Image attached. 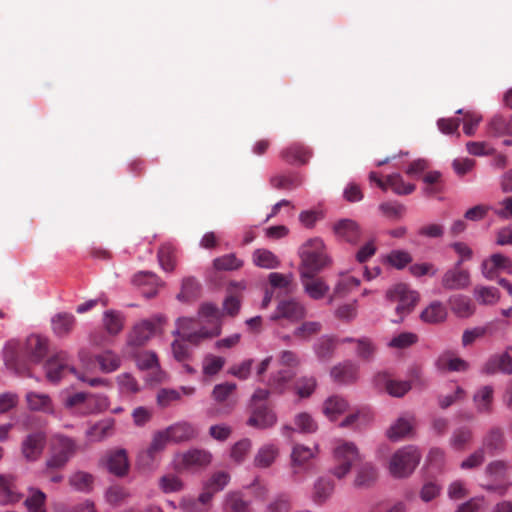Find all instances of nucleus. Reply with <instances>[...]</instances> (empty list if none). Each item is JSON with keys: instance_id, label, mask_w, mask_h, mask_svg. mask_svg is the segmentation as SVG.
Here are the masks:
<instances>
[{"instance_id": "nucleus-1", "label": "nucleus", "mask_w": 512, "mask_h": 512, "mask_svg": "<svg viewBox=\"0 0 512 512\" xmlns=\"http://www.w3.org/2000/svg\"><path fill=\"white\" fill-rule=\"evenodd\" d=\"M298 255L301 260L299 272H321L331 262L325 244L319 237L305 241L299 247Z\"/></svg>"}, {"instance_id": "nucleus-2", "label": "nucleus", "mask_w": 512, "mask_h": 512, "mask_svg": "<svg viewBox=\"0 0 512 512\" xmlns=\"http://www.w3.org/2000/svg\"><path fill=\"white\" fill-rule=\"evenodd\" d=\"M109 398L104 394L76 392L68 395L63 405L74 415L97 414L109 408Z\"/></svg>"}, {"instance_id": "nucleus-3", "label": "nucleus", "mask_w": 512, "mask_h": 512, "mask_svg": "<svg viewBox=\"0 0 512 512\" xmlns=\"http://www.w3.org/2000/svg\"><path fill=\"white\" fill-rule=\"evenodd\" d=\"M386 300L390 304L397 303L395 312L398 317L392 321L394 323H401L414 310L419 301V294L417 291L410 289L406 284L398 283L386 291Z\"/></svg>"}, {"instance_id": "nucleus-4", "label": "nucleus", "mask_w": 512, "mask_h": 512, "mask_svg": "<svg viewBox=\"0 0 512 512\" xmlns=\"http://www.w3.org/2000/svg\"><path fill=\"white\" fill-rule=\"evenodd\" d=\"M334 466L331 474L338 479L344 478L354 463L360 460V453L353 442L336 440L332 450Z\"/></svg>"}, {"instance_id": "nucleus-5", "label": "nucleus", "mask_w": 512, "mask_h": 512, "mask_svg": "<svg viewBox=\"0 0 512 512\" xmlns=\"http://www.w3.org/2000/svg\"><path fill=\"white\" fill-rule=\"evenodd\" d=\"M421 453L416 446L407 445L397 450L389 462V472L395 478L408 477L417 467Z\"/></svg>"}, {"instance_id": "nucleus-6", "label": "nucleus", "mask_w": 512, "mask_h": 512, "mask_svg": "<svg viewBox=\"0 0 512 512\" xmlns=\"http://www.w3.org/2000/svg\"><path fill=\"white\" fill-rule=\"evenodd\" d=\"M508 465L503 460L491 461L485 468V474L490 482L484 486L489 492L504 496L512 487V481L507 475Z\"/></svg>"}, {"instance_id": "nucleus-7", "label": "nucleus", "mask_w": 512, "mask_h": 512, "mask_svg": "<svg viewBox=\"0 0 512 512\" xmlns=\"http://www.w3.org/2000/svg\"><path fill=\"white\" fill-rule=\"evenodd\" d=\"M77 450L76 442L64 435H56L51 444V454L46 460L47 468L59 469L75 455Z\"/></svg>"}, {"instance_id": "nucleus-8", "label": "nucleus", "mask_w": 512, "mask_h": 512, "mask_svg": "<svg viewBox=\"0 0 512 512\" xmlns=\"http://www.w3.org/2000/svg\"><path fill=\"white\" fill-rule=\"evenodd\" d=\"M306 315L307 309L301 301L296 298H288L278 302L274 312L270 315V320L285 319L291 323H296L303 320Z\"/></svg>"}, {"instance_id": "nucleus-9", "label": "nucleus", "mask_w": 512, "mask_h": 512, "mask_svg": "<svg viewBox=\"0 0 512 512\" xmlns=\"http://www.w3.org/2000/svg\"><path fill=\"white\" fill-rule=\"evenodd\" d=\"M163 320L164 317L155 316L136 323L128 334L127 344L134 347L143 346L155 335L157 327L161 325Z\"/></svg>"}, {"instance_id": "nucleus-10", "label": "nucleus", "mask_w": 512, "mask_h": 512, "mask_svg": "<svg viewBox=\"0 0 512 512\" xmlns=\"http://www.w3.org/2000/svg\"><path fill=\"white\" fill-rule=\"evenodd\" d=\"M319 272H299L300 282L304 293L312 300L323 299L330 290L329 285L317 277Z\"/></svg>"}, {"instance_id": "nucleus-11", "label": "nucleus", "mask_w": 512, "mask_h": 512, "mask_svg": "<svg viewBox=\"0 0 512 512\" xmlns=\"http://www.w3.org/2000/svg\"><path fill=\"white\" fill-rule=\"evenodd\" d=\"M498 372L512 374V345L506 347L502 353L490 356L481 368V373L487 376Z\"/></svg>"}, {"instance_id": "nucleus-12", "label": "nucleus", "mask_w": 512, "mask_h": 512, "mask_svg": "<svg viewBox=\"0 0 512 512\" xmlns=\"http://www.w3.org/2000/svg\"><path fill=\"white\" fill-rule=\"evenodd\" d=\"M461 266L455 264L447 269L441 277V286L445 290L457 291L467 289L471 284L470 273L461 269Z\"/></svg>"}, {"instance_id": "nucleus-13", "label": "nucleus", "mask_w": 512, "mask_h": 512, "mask_svg": "<svg viewBox=\"0 0 512 512\" xmlns=\"http://www.w3.org/2000/svg\"><path fill=\"white\" fill-rule=\"evenodd\" d=\"M46 440V435L43 432L28 434L21 443L23 457L29 462L37 461L44 451Z\"/></svg>"}, {"instance_id": "nucleus-14", "label": "nucleus", "mask_w": 512, "mask_h": 512, "mask_svg": "<svg viewBox=\"0 0 512 512\" xmlns=\"http://www.w3.org/2000/svg\"><path fill=\"white\" fill-rule=\"evenodd\" d=\"M497 271H505L511 274L512 260L501 253H495L482 262L481 272L486 279L493 280Z\"/></svg>"}, {"instance_id": "nucleus-15", "label": "nucleus", "mask_w": 512, "mask_h": 512, "mask_svg": "<svg viewBox=\"0 0 512 512\" xmlns=\"http://www.w3.org/2000/svg\"><path fill=\"white\" fill-rule=\"evenodd\" d=\"M212 455L200 449H191L177 456V465L184 469H196L210 464Z\"/></svg>"}, {"instance_id": "nucleus-16", "label": "nucleus", "mask_w": 512, "mask_h": 512, "mask_svg": "<svg viewBox=\"0 0 512 512\" xmlns=\"http://www.w3.org/2000/svg\"><path fill=\"white\" fill-rule=\"evenodd\" d=\"M105 466L115 476H125L130 467L127 451L122 448L109 451L106 454Z\"/></svg>"}, {"instance_id": "nucleus-17", "label": "nucleus", "mask_w": 512, "mask_h": 512, "mask_svg": "<svg viewBox=\"0 0 512 512\" xmlns=\"http://www.w3.org/2000/svg\"><path fill=\"white\" fill-rule=\"evenodd\" d=\"M333 229L338 239L349 244L356 245L360 240L361 228L354 220H339L337 223H335Z\"/></svg>"}, {"instance_id": "nucleus-18", "label": "nucleus", "mask_w": 512, "mask_h": 512, "mask_svg": "<svg viewBox=\"0 0 512 512\" xmlns=\"http://www.w3.org/2000/svg\"><path fill=\"white\" fill-rule=\"evenodd\" d=\"M49 340L47 337L31 334L26 339L25 352L34 363L41 362L48 353Z\"/></svg>"}, {"instance_id": "nucleus-19", "label": "nucleus", "mask_w": 512, "mask_h": 512, "mask_svg": "<svg viewBox=\"0 0 512 512\" xmlns=\"http://www.w3.org/2000/svg\"><path fill=\"white\" fill-rule=\"evenodd\" d=\"M415 417L405 414L397 418L387 429L386 435L392 441H399L413 432Z\"/></svg>"}, {"instance_id": "nucleus-20", "label": "nucleus", "mask_w": 512, "mask_h": 512, "mask_svg": "<svg viewBox=\"0 0 512 512\" xmlns=\"http://www.w3.org/2000/svg\"><path fill=\"white\" fill-rule=\"evenodd\" d=\"M68 355L66 352H59L52 356L45 364L46 377L49 381L57 383L62 378L64 370H69L72 366L67 364Z\"/></svg>"}, {"instance_id": "nucleus-21", "label": "nucleus", "mask_w": 512, "mask_h": 512, "mask_svg": "<svg viewBox=\"0 0 512 512\" xmlns=\"http://www.w3.org/2000/svg\"><path fill=\"white\" fill-rule=\"evenodd\" d=\"M21 498L16 478L12 475H0V503L12 504L19 502Z\"/></svg>"}, {"instance_id": "nucleus-22", "label": "nucleus", "mask_w": 512, "mask_h": 512, "mask_svg": "<svg viewBox=\"0 0 512 512\" xmlns=\"http://www.w3.org/2000/svg\"><path fill=\"white\" fill-rule=\"evenodd\" d=\"M448 304L453 314L462 319H466L474 315L476 307L472 300L462 294H455L448 298Z\"/></svg>"}, {"instance_id": "nucleus-23", "label": "nucleus", "mask_w": 512, "mask_h": 512, "mask_svg": "<svg viewBox=\"0 0 512 512\" xmlns=\"http://www.w3.org/2000/svg\"><path fill=\"white\" fill-rule=\"evenodd\" d=\"M330 376L339 384L352 383L358 377V366L351 361H344L332 367Z\"/></svg>"}, {"instance_id": "nucleus-24", "label": "nucleus", "mask_w": 512, "mask_h": 512, "mask_svg": "<svg viewBox=\"0 0 512 512\" xmlns=\"http://www.w3.org/2000/svg\"><path fill=\"white\" fill-rule=\"evenodd\" d=\"M75 323V316L67 312H59L51 318L52 331L59 338L67 337L72 332Z\"/></svg>"}, {"instance_id": "nucleus-25", "label": "nucleus", "mask_w": 512, "mask_h": 512, "mask_svg": "<svg viewBox=\"0 0 512 512\" xmlns=\"http://www.w3.org/2000/svg\"><path fill=\"white\" fill-rule=\"evenodd\" d=\"M115 420L111 417L96 422L86 431V437L91 442H100L114 433Z\"/></svg>"}, {"instance_id": "nucleus-26", "label": "nucleus", "mask_w": 512, "mask_h": 512, "mask_svg": "<svg viewBox=\"0 0 512 512\" xmlns=\"http://www.w3.org/2000/svg\"><path fill=\"white\" fill-rule=\"evenodd\" d=\"M494 400V388L485 385L478 388L473 395V402L478 413L489 414L492 412Z\"/></svg>"}, {"instance_id": "nucleus-27", "label": "nucleus", "mask_w": 512, "mask_h": 512, "mask_svg": "<svg viewBox=\"0 0 512 512\" xmlns=\"http://www.w3.org/2000/svg\"><path fill=\"white\" fill-rule=\"evenodd\" d=\"M436 367L441 372H464L469 368L467 361L450 352L442 353L436 360Z\"/></svg>"}, {"instance_id": "nucleus-28", "label": "nucleus", "mask_w": 512, "mask_h": 512, "mask_svg": "<svg viewBox=\"0 0 512 512\" xmlns=\"http://www.w3.org/2000/svg\"><path fill=\"white\" fill-rule=\"evenodd\" d=\"M170 441L175 443L189 441L197 436L195 427L186 421L177 422L166 429Z\"/></svg>"}, {"instance_id": "nucleus-29", "label": "nucleus", "mask_w": 512, "mask_h": 512, "mask_svg": "<svg viewBox=\"0 0 512 512\" xmlns=\"http://www.w3.org/2000/svg\"><path fill=\"white\" fill-rule=\"evenodd\" d=\"M448 312L445 305L439 301H432L420 314V319L427 324L442 323L447 319Z\"/></svg>"}, {"instance_id": "nucleus-30", "label": "nucleus", "mask_w": 512, "mask_h": 512, "mask_svg": "<svg viewBox=\"0 0 512 512\" xmlns=\"http://www.w3.org/2000/svg\"><path fill=\"white\" fill-rule=\"evenodd\" d=\"M168 441H170V438L166 430L157 432L153 436V439L147 450L139 454V460L146 461V463L149 465L150 461H154L156 454L165 448Z\"/></svg>"}, {"instance_id": "nucleus-31", "label": "nucleus", "mask_w": 512, "mask_h": 512, "mask_svg": "<svg viewBox=\"0 0 512 512\" xmlns=\"http://www.w3.org/2000/svg\"><path fill=\"white\" fill-rule=\"evenodd\" d=\"M252 262L255 266L272 270L279 268L281 261L272 251L266 248H258L252 253Z\"/></svg>"}, {"instance_id": "nucleus-32", "label": "nucleus", "mask_w": 512, "mask_h": 512, "mask_svg": "<svg viewBox=\"0 0 512 512\" xmlns=\"http://www.w3.org/2000/svg\"><path fill=\"white\" fill-rule=\"evenodd\" d=\"M483 445L492 455L504 452L507 443L502 430L500 428L490 429L484 438Z\"/></svg>"}, {"instance_id": "nucleus-33", "label": "nucleus", "mask_w": 512, "mask_h": 512, "mask_svg": "<svg viewBox=\"0 0 512 512\" xmlns=\"http://www.w3.org/2000/svg\"><path fill=\"white\" fill-rule=\"evenodd\" d=\"M281 156L290 164H305L311 157V152L300 144H292L281 152Z\"/></svg>"}, {"instance_id": "nucleus-34", "label": "nucleus", "mask_w": 512, "mask_h": 512, "mask_svg": "<svg viewBox=\"0 0 512 512\" xmlns=\"http://www.w3.org/2000/svg\"><path fill=\"white\" fill-rule=\"evenodd\" d=\"M334 492V483L328 478L320 477L314 483L312 500L316 504L325 503Z\"/></svg>"}, {"instance_id": "nucleus-35", "label": "nucleus", "mask_w": 512, "mask_h": 512, "mask_svg": "<svg viewBox=\"0 0 512 512\" xmlns=\"http://www.w3.org/2000/svg\"><path fill=\"white\" fill-rule=\"evenodd\" d=\"M95 361L103 373H112L121 366V358L112 350H105L95 356Z\"/></svg>"}, {"instance_id": "nucleus-36", "label": "nucleus", "mask_w": 512, "mask_h": 512, "mask_svg": "<svg viewBox=\"0 0 512 512\" xmlns=\"http://www.w3.org/2000/svg\"><path fill=\"white\" fill-rule=\"evenodd\" d=\"M276 415L267 408H257L254 410L247 424L260 429L273 426L276 423Z\"/></svg>"}, {"instance_id": "nucleus-37", "label": "nucleus", "mask_w": 512, "mask_h": 512, "mask_svg": "<svg viewBox=\"0 0 512 512\" xmlns=\"http://www.w3.org/2000/svg\"><path fill=\"white\" fill-rule=\"evenodd\" d=\"M278 454H279V449L275 444H273V443L264 444L257 451L255 458H254V464L256 467H259V468H267L275 461Z\"/></svg>"}, {"instance_id": "nucleus-38", "label": "nucleus", "mask_w": 512, "mask_h": 512, "mask_svg": "<svg viewBox=\"0 0 512 512\" xmlns=\"http://www.w3.org/2000/svg\"><path fill=\"white\" fill-rule=\"evenodd\" d=\"M376 381L377 384H380L382 381L385 382L384 388L386 392L393 397H402L411 389L410 382L387 379L386 374H378Z\"/></svg>"}, {"instance_id": "nucleus-39", "label": "nucleus", "mask_w": 512, "mask_h": 512, "mask_svg": "<svg viewBox=\"0 0 512 512\" xmlns=\"http://www.w3.org/2000/svg\"><path fill=\"white\" fill-rule=\"evenodd\" d=\"M302 183L303 178L297 173L276 175L270 178V185L278 190H293L300 187Z\"/></svg>"}, {"instance_id": "nucleus-40", "label": "nucleus", "mask_w": 512, "mask_h": 512, "mask_svg": "<svg viewBox=\"0 0 512 512\" xmlns=\"http://www.w3.org/2000/svg\"><path fill=\"white\" fill-rule=\"evenodd\" d=\"M347 401L339 396H331L324 402L323 412L331 421H335L340 415L346 412Z\"/></svg>"}, {"instance_id": "nucleus-41", "label": "nucleus", "mask_w": 512, "mask_h": 512, "mask_svg": "<svg viewBox=\"0 0 512 512\" xmlns=\"http://www.w3.org/2000/svg\"><path fill=\"white\" fill-rule=\"evenodd\" d=\"M473 296L481 305H495L500 300V291L493 286L478 285L474 288Z\"/></svg>"}, {"instance_id": "nucleus-42", "label": "nucleus", "mask_w": 512, "mask_h": 512, "mask_svg": "<svg viewBox=\"0 0 512 512\" xmlns=\"http://www.w3.org/2000/svg\"><path fill=\"white\" fill-rule=\"evenodd\" d=\"M29 495L24 501L27 512H47L45 507L46 494L40 489L30 487Z\"/></svg>"}, {"instance_id": "nucleus-43", "label": "nucleus", "mask_w": 512, "mask_h": 512, "mask_svg": "<svg viewBox=\"0 0 512 512\" xmlns=\"http://www.w3.org/2000/svg\"><path fill=\"white\" fill-rule=\"evenodd\" d=\"M224 510L229 512H251L250 502L244 500L240 492H229L225 495Z\"/></svg>"}, {"instance_id": "nucleus-44", "label": "nucleus", "mask_w": 512, "mask_h": 512, "mask_svg": "<svg viewBox=\"0 0 512 512\" xmlns=\"http://www.w3.org/2000/svg\"><path fill=\"white\" fill-rule=\"evenodd\" d=\"M93 483V475L85 471H76L69 477L70 486L79 492H90L93 488Z\"/></svg>"}, {"instance_id": "nucleus-45", "label": "nucleus", "mask_w": 512, "mask_h": 512, "mask_svg": "<svg viewBox=\"0 0 512 512\" xmlns=\"http://www.w3.org/2000/svg\"><path fill=\"white\" fill-rule=\"evenodd\" d=\"M28 407L35 411L52 412V402L48 394L28 392L26 394Z\"/></svg>"}, {"instance_id": "nucleus-46", "label": "nucleus", "mask_w": 512, "mask_h": 512, "mask_svg": "<svg viewBox=\"0 0 512 512\" xmlns=\"http://www.w3.org/2000/svg\"><path fill=\"white\" fill-rule=\"evenodd\" d=\"M103 323L106 331L111 335L120 333L124 326V316L121 312L108 310L104 312Z\"/></svg>"}, {"instance_id": "nucleus-47", "label": "nucleus", "mask_w": 512, "mask_h": 512, "mask_svg": "<svg viewBox=\"0 0 512 512\" xmlns=\"http://www.w3.org/2000/svg\"><path fill=\"white\" fill-rule=\"evenodd\" d=\"M221 323L212 325L211 328L201 327L198 330H194L191 334L187 335V342L198 345L205 339L217 337L221 334Z\"/></svg>"}, {"instance_id": "nucleus-48", "label": "nucleus", "mask_w": 512, "mask_h": 512, "mask_svg": "<svg viewBox=\"0 0 512 512\" xmlns=\"http://www.w3.org/2000/svg\"><path fill=\"white\" fill-rule=\"evenodd\" d=\"M225 362L224 357L208 353L202 360V372L206 376H214L222 370Z\"/></svg>"}, {"instance_id": "nucleus-49", "label": "nucleus", "mask_w": 512, "mask_h": 512, "mask_svg": "<svg viewBox=\"0 0 512 512\" xmlns=\"http://www.w3.org/2000/svg\"><path fill=\"white\" fill-rule=\"evenodd\" d=\"M322 329L319 321H305L293 330V336L302 341H309Z\"/></svg>"}, {"instance_id": "nucleus-50", "label": "nucleus", "mask_w": 512, "mask_h": 512, "mask_svg": "<svg viewBox=\"0 0 512 512\" xmlns=\"http://www.w3.org/2000/svg\"><path fill=\"white\" fill-rule=\"evenodd\" d=\"M387 188L390 187L397 195H408L415 190V185L405 182L399 173L387 176Z\"/></svg>"}, {"instance_id": "nucleus-51", "label": "nucleus", "mask_w": 512, "mask_h": 512, "mask_svg": "<svg viewBox=\"0 0 512 512\" xmlns=\"http://www.w3.org/2000/svg\"><path fill=\"white\" fill-rule=\"evenodd\" d=\"M376 478L375 468L371 464L366 463L357 470L354 485L359 488L369 487L375 482Z\"/></svg>"}, {"instance_id": "nucleus-52", "label": "nucleus", "mask_w": 512, "mask_h": 512, "mask_svg": "<svg viewBox=\"0 0 512 512\" xmlns=\"http://www.w3.org/2000/svg\"><path fill=\"white\" fill-rule=\"evenodd\" d=\"M472 440V431L468 427H460L453 431L450 438V446L457 451L465 449V446Z\"/></svg>"}, {"instance_id": "nucleus-53", "label": "nucleus", "mask_w": 512, "mask_h": 512, "mask_svg": "<svg viewBox=\"0 0 512 512\" xmlns=\"http://www.w3.org/2000/svg\"><path fill=\"white\" fill-rule=\"evenodd\" d=\"M314 352L316 356L320 360H327L329 359L335 349L334 341L331 337L325 335L320 337L315 343H314Z\"/></svg>"}, {"instance_id": "nucleus-54", "label": "nucleus", "mask_w": 512, "mask_h": 512, "mask_svg": "<svg viewBox=\"0 0 512 512\" xmlns=\"http://www.w3.org/2000/svg\"><path fill=\"white\" fill-rule=\"evenodd\" d=\"M213 266L217 270L231 271L237 270L243 266V261L230 253L217 257L213 261Z\"/></svg>"}, {"instance_id": "nucleus-55", "label": "nucleus", "mask_w": 512, "mask_h": 512, "mask_svg": "<svg viewBox=\"0 0 512 512\" xmlns=\"http://www.w3.org/2000/svg\"><path fill=\"white\" fill-rule=\"evenodd\" d=\"M356 355L365 360L372 361L376 354V345L367 337H362L356 340Z\"/></svg>"}, {"instance_id": "nucleus-56", "label": "nucleus", "mask_w": 512, "mask_h": 512, "mask_svg": "<svg viewBox=\"0 0 512 512\" xmlns=\"http://www.w3.org/2000/svg\"><path fill=\"white\" fill-rule=\"evenodd\" d=\"M158 261L163 270L173 271L175 267L174 247L171 244H163L158 251Z\"/></svg>"}, {"instance_id": "nucleus-57", "label": "nucleus", "mask_w": 512, "mask_h": 512, "mask_svg": "<svg viewBox=\"0 0 512 512\" xmlns=\"http://www.w3.org/2000/svg\"><path fill=\"white\" fill-rule=\"evenodd\" d=\"M116 381L122 394H135L140 390L139 383L128 372L119 374Z\"/></svg>"}, {"instance_id": "nucleus-58", "label": "nucleus", "mask_w": 512, "mask_h": 512, "mask_svg": "<svg viewBox=\"0 0 512 512\" xmlns=\"http://www.w3.org/2000/svg\"><path fill=\"white\" fill-rule=\"evenodd\" d=\"M316 455L315 451L305 445H295L291 452V459L293 465L301 466L308 462Z\"/></svg>"}, {"instance_id": "nucleus-59", "label": "nucleus", "mask_w": 512, "mask_h": 512, "mask_svg": "<svg viewBox=\"0 0 512 512\" xmlns=\"http://www.w3.org/2000/svg\"><path fill=\"white\" fill-rule=\"evenodd\" d=\"M181 399V393L173 388H161L157 393V404L162 408L169 407L172 403Z\"/></svg>"}, {"instance_id": "nucleus-60", "label": "nucleus", "mask_w": 512, "mask_h": 512, "mask_svg": "<svg viewBox=\"0 0 512 512\" xmlns=\"http://www.w3.org/2000/svg\"><path fill=\"white\" fill-rule=\"evenodd\" d=\"M386 260L391 266L397 269H403L409 263H411L412 257L407 251L392 250L390 253L387 254Z\"/></svg>"}, {"instance_id": "nucleus-61", "label": "nucleus", "mask_w": 512, "mask_h": 512, "mask_svg": "<svg viewBox=\"0 0 512 512\" xmlns=\"http://www.w3.org/2000/svg\"><path fill=\"white\" fill-rule=\"evenodd\" d=\"M316 385L317 383L314 377L304 376L296 381L295 390L299 397L307 398L314 392Z\"/></svg>"}, {"instance_id": "nucleus-62", "label": "nucleus", "mask_w": 512, "mask_h": 512, "mask_svg": "<svg viewBox=\"0 0 512 512\" xmlns=\"http://www.w3.org/2000/svg\"><path fill=\"white\" fill-rule=\"evenodd\" d=\"M19 347V343L17 340H9L5 343L2 356L4 364L7 368L13 369L16 366V354Z\"/></svg>"}, {"instance_id": "nucleus-63", "label": "nucleus", "mask_w": 512, "mask_h": 512, "mask_svg": "<svg viewBox=\"0 0 512 512\" xmlns=\"http://www.w3.org/2000/svg\"><path fill=\"white\" fill-rule=\"evenodd\" d=\"M230 475L227 472L219 471L214 473L207 481L205 489L213 490V492L222 491L229 483Z\"/></svg>"}, {"instance_id": "nucleus-64", "label": "nucleus", "mask_w": 512, "mask_h": 512, "mask_svg": "<svg viewBox=\"0 0 512 512\" xmlns=\"http://www.w3.org/2000/svg\"><path fill=\"white\" fill-rule=\"evenodd\" d=\"M488 130L496 137L509 135L508 119L501 115H495L488 123Z\"/></svg>"}]
</instances>
